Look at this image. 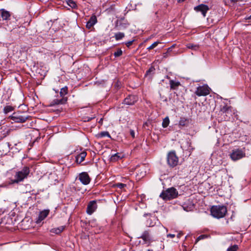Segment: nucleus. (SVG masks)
Returning a JSON list of instances; mask_svg holds the SVG:
<instances>
[{"label": "nucleus", "mask_w": 251, "mask_h": 251, "mask_svg": "<svg viewBox=\"0 0 251 251\" xmlns=\"http://www.w3.org/2000/svg\"><path fill=\"white\" fill-rule=\"evenodd\" d=\"M208 236L207 235L202 234L200 235L196 240V243H197L198 241H199L201 240L204 239L205 238H207Z\"/></svg>", "instance_id": "c9c22d12"}, {"label": "nucleus", "mask_w": 251, "mask_h": 251, "mask_svg": "<svg viewBox=\"0 0 251 251\" xmlns=\"http://www.w3.org/2000/svg\"><path fill=\"white\" fill-rule=\"evenodd\" d=\"M68 90L67 86L62 88L60 90L59 94L62 98H66L65 96L68 94Z\"/></svg>", "instance_id": "cd10ccee"}, {"label": "nucleus", "mask_w": 251, "mask_h": 251, "mask_svg": "<svg viewBox=\"0 0 251 251\" xmlns=\"http://www.w3.org/2000/svg\"><path fill=\"white\" fill-rule=\"evenodd\" d=\"M30 173L29 167L25 166L23 167L21 171H18L16 173L14 176V179L13 180V183H18L24 180L25 178H27Z\"/></svg>", "instance_id": "20e7f679"}, {"label": "nucleus", "mask_w": 251, "mask_h": 251, "mask_svg": "<svg viewBox=\"0 0 251 251\" xmlns=\"http://www.w3.org/2000/svg\"><path fill=\"white\" fill-rule=\"evenodd\" d=\"M128 24L126 23H123L121 21H117L115 27L117 30H123L127 27Z\"/></svg>", "instance_id": "412c9836"}, {"label": "nucleus", "mask_w": 251, "mask_h": 251, "mask_svg": "<svg viewBox=\"0 0 251 251\" xmlns=\"http://www.w3.org/2000/svg\"><path fill=\"white\" fill-rule=\"evenodd\" d=\"M124 37L125 34L123 32H118L115 34V38L117 41L123 39Z\"/></svg>", "instance_id": "c756f323"}, {"label": "nucleus", "mask_w": 251, "mask_h": 251, "mask_svg": "<svg viewBox=\"0 0 251 251\" xmlns=\"http://www.w3.org/2000/svg\"><path fill=\"white\" fill-rule=\"evenodd\" d=\"M187 49H190L193 51H197L200 49V45L198 44H194L192 43H188L186 45Z\"/></svg>", "instance_id": "393cba45"}, {"label": "nucleus", "mask_w": 251, "mask_h": 251, "mask_svg": "<svg viewBox=\"0 0 251 251\" xmlns=\"http://www.w3.org/2000/svg\"><path fill=\"white\" fill-rule=\"evenodd\" d=\"M68 100L67 98H63L60 99H54L50 103V106H53L55 105L63 104L65 103Z\"/></svg>", "instance_id": "f3484780"}, {"label": "nucleus", "mask_w": 251, "mask_h": 251, "mask_svg": "<svg viewBox=\"0 0 251 251\" xmlns=\"http://www.w3.org/2000/svg\"><path fill=\"white\" fill-rule=\"evenodd\" d=\"M123 157L124 155L122 153L117 152L116 153L112 154L110 158V160L111 162H116L119 160V159H122V158H123Z\"/></svg>", "instance_id": "5701e85b"}, {"label": "nucleus", "mask_w": 251, "mask_h": 251, "mask_svg": "<svg viewBox=\"0 0 251 251\" xmlns=\"http://www.w3.org/2000/svg\"><path fill=\"white\" fill-rule=\"evenodd\" d=\"M210 88L207 85L199 86L197 88L195 94L199 97L206 96L209 94Z\"/></svg>", "instance_id": "0eeeda50"}, {"label": "nucleus", "mask_w": 251, "mask_h": 251, "mask_svg": "<svg viewBox=\"0 0 251 251\" xmlns=\"http://www.w3.org/2000/svg\"><path fill=\"white\" fill-rule=\"evenodd\" d=\"M82 120L84 122H88L90 120H95V118H89V117H84L83 118H82Z\"/></svg>", "instance_id": "ea45409f"}, {"label": "nucleus", "mask_w": 251, "mask_h": 251, "mask_svg": "<svg viewBox=\"0 0 251 251\" xmlns=\"http://www.w3.org/2000/svg\"><path fill=\"white\" fill-rule=\"evenodd\" d=\"M173 47H171L167 49V52L170 54V53L172 51Z\"/></svg>", "instance_id": "a18cd8bd"}, {"label": "nucleus", "mask_w": 251, "mask_h": 251, "mask_svg": "<svg viewBox=\"0 0 251 251\" xmlns=\"http://www.w3.org/2000/svg\"><path fill=\"white\" fill-rule=\"evenodd\" d=\"M130 134L132 136V138H134L135 137V132H134V130H130Z\"/></svg>", "instance_id": "37998d69"}, {"label": "nucleus", "mask_w": 251, "mask_h": 251, "mask_svg": "<svg viewBox=\"0 0 251 251\" xmlns=\"http://www.w3.org/2000/svg\"><path fill=\"white\" fill-rule=\"evenodd\" d=\"M210 212L213 217L220 219L227 213V208L224 205H213L211 208Z\"/></svg>", "instance_id": "f03ea898"}, {"label": "nucleus", "mask_w": 251, "mask_h": 251, "mask_svg": "<svg viewBox=\"0 0 251 251\" xmlns=\"http://www.w3.org/2000/svg\"><path fill=\"white\" fill-rule=\"evenodd\" d=\"M178 196V191L174 187H171L163 190L160 195L163 200L167 201L176 198Z\"/></svg>", "instance_id": "7ed1b4c3"}, {"label": "nucleus", "mask_w": 251, "mask_h": 251, "mask_svg": "<svg viewBox=\"0 0 251 251\" xmlns=\"http://www.w3.org/2000/svg\"><path fill=\"white\" fill-rule=\"evenodd\" d=\"M67 3L72 8H75L77 7V5L75 2L72 0H66Z\"/></svg>", "instance_id": "7c9ffc66"}, {"label": "nucleus", "mask_w": 251, "mask_h": 251, "mask_svg": "<svg viewBox=\"0 0 251 251\" xmlns=\"http://www.w3.org/2000/svg\"><path fill=\"white\" fill-rule=\"evenodd\" d=\"M171 47H173V48H174L175 47V45H173Z\"/></svg>", "instance_id": "3c124183"}, {"label": "nucleus", "mask_w": 251, "mask_h": 251, "mask_svg": "<svg viewBox=\"0 0 251 251\" xmlns=\"http://www.w3.org/2000/svg\"><path fill=\"white\" fill-rule=\"evenodd\" d=\"M196 12H201L204 17L206 16L207 12L209 10L207 5L201 4L194 7Z\"/></svg>", "instance_id": "ddd939ff"}, {"label": "nucleus", "mask_w": 251, "mask_h": 251, "mask_svg": "<svg viewBox=\"0 0 251 251\" xmlns=\"http://www.w3.org/2000/svg\"><path fill=\"white\" fill-rule=\"evenodd\" d=\"M102 121V119H100V120L99 121V123L100 124H101V122Z\"/></svg>", "instance_id": "8fccbe9b"}, {"label": "nucleus", "mask_w": 251, "mask_h": 251, "mask_svg": "<svg viewBox=\"0 0 251 251\" xmlns=\"http://www.w3.org/2000/svg\"><path fill=\"white\" fill-rule=\"evenodd\" d=\"M169 84L171 89L173 90H177L178 87L181 86L180 82L172 79L170 80Z\"/></svg>", "instance_id": "6ab92c4d"}, {"label": "nucleus", "mask_w": 251, "mask_h": 251, "mask_svg": "<svg viewBox=\"0 0 251 251\" xmlns=\"http://www.w3.org/2000/svg\"><path fill=\"white\" fill-rule=\"evenodd\" d=\"M97 22V19L96 16L94 15L91 17L89 21L87 22L86 27L88 29H91L95 24Z\"/></svg>", "instance_id": "a211bd4d"}, {"label": "nucleus", "mask_w": 251, "mask_h": 251, "mask_svg": "<svg viewBox=\"0 0 251 251\" xmlns=\"http://www.w3.org/2000/svg\"><path fill=\"white\" fill-rule=\"evenodd\" d=\"M155 71V68L153 66H151L149 69L146 72V73L145 74V76L147 75H151L152 76V75L154 74Z\"/></svg>", "instance_id": "c85d7f7f"}, {"label": "nucleus", "mask_w": 251, "mask_h": 251, "mask_svg": "<svg viewBox=\"0 0 251 251\" xmlns=\"http://www.w3.org/2000/svg\"><path fill=\"white\" fill-rule=\"evenodd\" d=\"M234 112L232 110V107L230 106L227 105L226 103L223 102L220 105V109L218 117L219 121H229L230 117Z\"/></svg>", "instance_id": "f257e3e1"}, {"label": "nucleus", "mask_w": 251, "mask_h": 251, "mask_svg": "<svg viewBox=\"0 0 251 251\" xmlns=\"http://www.w3.org/2000/svg\"><path fill=\"white\" fill-rule=\"evenodd\" d=\"M167 237L174 238L175 237V235L174 234H168L167 235Z\"/></svg>", "instance_id": "c03bdc74"}, {"label": "nucleus", "mask_w": 251, "mask_h": 251, "mask_svg": "<svg viewBox=\"0 0 251 251\" xmlns=\"http://www.w3.org/2000/svg\"><path fill=\"white\" fill-rule=\"evenodd\" d=\"M138 100V98L135 95H129L124 100V103L127 105L134 104Z\"/></svg>", "instance_id": "2eb2a0df"}, {"label": "nucleus", "mask_w": 251, "mask_h": 251, "mask_svg": "<svg viewBox=\"0 0 251 251\" xmlns=\"http://www.w3.org/2000/svg\"><path fill=\"white\" fill-rule=\"evenodd\" d=\"M134 40H132L131 41H129L125 43V44L127 47H129L133 43Z\"/></svg>", "instance_id": "a19ab883"}, {"label": "nucleus", "mask_w": 251, "mask_h": 251, "mask_svg": "<svg viewBox=\"0 0 251 251\" xmlns=\"http://www.w3.org/2000/svg\"><path fill=\"white\" fill-rule=\"evenodd\" d=\"M238 249V247L236 245L231 246L227 249V251H237Z\"/></svg>", "instance_id": "473e14b6"}, {"label": "nucleus", "mask_w": 251, "mask_h": 251, "mask_svg": "<svg viewBox=\"0 0 251 251\" xmlns=\"http://www.w3.org/2000/svg\"><path fill=\"white\" fill-rule=\"evenodd\" d=\"M11 14L10 12L7 11L5 9L2 8L0 9V16L2 20L8 21L10 20Z\"/></svg>", "instance_id": "dca6fc26"}, {"label": "nucleus", "mask_w": 251, "mask_h": 251, "mask_svg": "<svg viewBox=\"0 0 251 251\" xmlns=\"http://www.w3.org/2000/svg\"><path fill=\"white\" fill-rule=\"evenodd\" d=\"M159 43V42H155L151 46L147 48V49L149 50H152V49H154V48H155L158 45Z\"/></svg>", "instance_id": "e433bc0d"}, {"label": "nucleus", "mask_w": 251, "mask_h": 251, "mask_svg": "<svg viewBox=\"0 0 251 251\" xmlns=\"http://www.w3.org/2000/svg\"><path fill=\"white\" fill-rule=\"evenodd\" d=\"M182 207H183V209L184 210H185L186 211H189L191 210V209H192V208L193 207V205L189 207L188 206H186L185 204H184L183 205Z\"/></svg>", "instance_id": "58836bf2"}, {"label": "nucleus", "mask_w": 251, "mask_h": 251, "mask_svg": "<svg viewBox=\"0 0 251 251\" xmlns=\"http://www.w3.org/2000/svg\"><path fill=\"white\" fill-rule=\"evenodd\" d=\"M156 221V218L154 216H151L146 221V226L150 227L153 226L155 224Z\"/></svg>", "instance_id": "4be33fe9"}, {"label": "nucleus", "mask_w": 251, "mask_h": 251, "mask_svg": "<svg viewBox=\"0 0 251 251\" xmlns=\"http://www.w3.org/2000/svg\"><path fill=\"white\" fill-rule=\"evenodd\" d=\"M65 226H60L58 227L53 228H52L50 231L52 233H55L56 234H60L65 229Z\"/></svg>", "instance_id": "a878e982"}, {"label": "nucleus", "mask_w": 251, "mask_h": 251, "mask_svg": "<svg viewBox=\"0 0 251 251\" xmlns=\"http://www.w3.org/2000/svg\"><path fill=\"white\" fill-rule=\"evenodd\" d=\"M11 123H24L27 119V117H24L21 114L14 113L13 115L10 117Z\"/></svg>", "instance_id": "1a4fd4ad"}, {"label": "nucleus", "mask_w": 251, "mask_h": 251, "mask_svg": "<svg viewBox=\"0 0 251 251\" xmlns=\"http://www.w3.org/2000/svg\"><path fill=\"white\" fill-rule=\"evenodd\" d=\"M0 130H2V127H0Z\"/></svg>", "instance_id": "603ef678"}, {"label": "nucleus", "mask_w": 251, "mask_h": 251, "mask_svg": "<svg viewBox=\"0 0 251 251\" xmlns=\"http://www.w3.org/2000/svg\"><path fill=\"white\" fill-rule=\"evenodd\" d=\"M170 123V120L168 117H165L162 122V126H168Z\"/></svg>", "instance_id": "72a5a7b5"}, {"label": "nucleus", "mask_w": 251, "mask_h": 251, "mask_svg": "<svg viewBox=\"0 0 251 251\" xmlns=\"http://www.w3.org/2000/svg\"><path fill=\"white\" fill-rule=\"evenodd\" d=\"M185 0H178V2H182L183 1H184Z\"/></svg>", "instance_id": "09e8293b"}, {"label": "nucleus", "mask_w": 251, "mask_h": 251, "mask_svg": "<svg viewBox=\"0 0 251 251\" xmlns=\"http://www.w3.org/2000/svg\"><path fill=\"white\" fill-rule=\"evenodd\" d=\"M50 213L49 209H45L40 212L38 217L36 220V223L39 224L44 220L49 215Z\"/></svg>", "instance_id": "4468645a"}, {"label": "nucleus", "mask_w": 251, "mask_h": 251, "mask_svg": "<svg viewBox=\"0 0 251 251\" xmlns=\"http://www.w3.org/2000/svg\"><path fill=\"white\" fill-rule=\"evenodd\" d=\"M123 51L121 49H119L118 50L114 53L115 57H119L122 55Z\"/></svg>", "instance_id": "f704fd0d"}, {"label": "nucleus", "mask_w": 251, "mask_h": 251, "mask_svg": "<svg viewBox=\"0 0 251 251\" xmlns=\"http://www.w3.org/2000/svg\"><path fill=\"white\" fill-rule=\"evenodd\" d=\"M98 136L99 137H101V138L104 137H108L109 138H111L110 135L107 131L101 132L98 134Z\"/></svg>", "instance_id": "2f4dec72"}, {"label": "nucleus", "mask_w": 251, "mask_h": 251, "mask_svg": "<svg viewBox=\"0 0 251 251\" xmlns=\"http://www.w3.org/2000/svg\"><path fill=\"white\" fill-rule=\"evenodd\" d=\"M115 186L120 189H123L125 187H126V184H124L122 183H117L115 184Z\"/></svg>", "instance_id": "4c0bfd02"}, {"label": "nucleus", "mask_w": 251, "mask_h": 251, "mask_svg": "<svg viewBox=\"0 0 251 251\" xmlns=\"http://www.w3.org/2000/svg\"><path fill=\"white\" fill-rule=\"evenodd\" d=\"M78 179L85 185L89 184L91 181V178L87 172L80 173L78 176Z\"/></svg>", "instance_id": "f8f14e48"}, {"label": "nucleus", "mask_w": 251, "mask_h": 251, "mask_svg": "<svg viewBox=\"0 0 251 251\" xmlns=\"http://www.w3.org/2000/svg\"><path fill=\"white\" fill-rule=\"evenodd\" d=\"M6 132H7V133H6H6H3V134H2V135H3V137H5V136H6V134H8V131H7V130L6 131Z\"/></svg>", "instance_id": "de8ad7c7"}, {"label": "nucleus", "mask_w": 251, "mask_h": 251, "mask_svg": "<svg viewBox=\"0 0 251 251\" xmlns=\"http://www.w3.org/2000/svg\"><path fill=\"white\" fill-rule=\"evenodd\" d=\"M147 246L151 247L153 250L156 251H160L162 249V246H163L162 242L158 240L152 239L151 241L148 243Z\"/></svg>", "instance_id": "6e6552de"}, {"label": "nucleus", "mask_w": 251, "mask_h": 251, "mask_svg": "<svg viewBox=\"0 0 251 251\" xmlns=\"http://www.w3.org/2000/svg\"><path fill=\"white\" fill-rule=\"evenodd\" d=\"M167 161L170 167L174 168L177 165L178 157L177 156L175 151H171L168 153Z\"/></svg>", "instance_id": "423d86ee"}, {"label": "nucleus", "mask_w": 251, "mask_h": 251, "mask_svg": "<svg viewBox=\"0 0 251 251\" xmlns=\"http://www.w3.org/2000/svg\"><path fill=\"white\" fill-rule=\"evenodd\" d=\"M192 124V120L191 118L181 117L179 121V126H187Z\"/></svg>", "instance_id": "aec40b11"}, {"label": "nucleus", "mask_w": 251, "mask_h": 251, "mask_svg": "<svg viewBox=\"0 0 251 251\" xmlns=\"http://www.w3.org/2000/svg\"><path fill=\"white\" fill-rule=\"evenodd\" d=\"M86 156V152L83 151L76 156V161L77 163H81L85 159Z\"/></svg>", "instance_id": "b1692460"}, {"label": "nucleus", "mask_w": 251, "mask_h": 251, "mask_svg": "<svg viewBox=\"0 0 251 251\" xmlns=\"http://www.w3.org/2000/svg\"><path fill=\"white\" fill-rule=\"evenodd\" d=\"M169 55L170 54L167 51H166V52L163 53V57L164 58H167L168 56H169Z\"/></svg>", "instance_id": "79ce46f5"}, {"label": "nucleus", "mask_w": 251, "mask_h": 251, "mask_svg": "<svg viewBox=\"0 0 251 251\" xmlns=\"http://www.w3.org/2000/svg\"><path fill=\"white\" fill-rule=\"evenodd\" d=\"M15 109V107L11 105H6L3 108V112L5 114H7L10 112L13 111Z\"/></svg>", "instance_id": "bb28decb"}, {"label": "nucleus", "mask_w": 251, "mask_h": 251, "mask_svg": "<svg viewBox=\"0 0 251 251\" xmlns=\"http://www.w3.org/2000/svg\"><path fill=\"white\" fill-rule=\"evenodd\" d=\"M245 148L243 149H233L230 154L229 156L232 160L235 161L244 157L246 155Z\"/></svg>", "instance_id": "39448f33"}, {"label": "nucleus", "mask_w": 251, "mask_h": 251, "mask_svg": "<svg viewBox=\"0 0 251 251\" xmlns=\"http://www.w3.org/2000/svg\"><path fill=\"white\" fill-rule=\"evenodd\" d=\"M97 208V201L95 200L91 201L88 203L86 213L91 215L96 210Z\"/></svg>", "instance_id": "9b49d317"}, {"label": "nucleus", "mask_w": 251, "mask_h": 251, "mask_svg": "<svg viewBox=\"0 0 251 251\" xmlns=\"http://www.w3.org/2000/svg\"><path fill=\"white\" fill-rule=\"evenodd\" d=\"M246 20H251V15L250 16H247L245 18Z\"/></svg>", "instance_id": "49530a36"}, {"label": "nucleus", "mask_w": 251, "mask_h": 251, "mask_svg": "<svg viewBox=\"0 0 251 251\" xmlns=\"http://www.w3.org/2000/svg\"><path fill=\"white\" fill-rule=\"evenodd\" d=\"M138 238L142 239L145 244H147L148 243H149V242L153 239L150 230H146L143 231L142 235L139 237Z\"/></svg>", "instance_id": "9d476101"}]
</instances>
